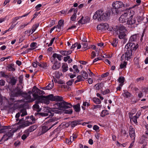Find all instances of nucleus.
Instances as JSON below:
<instances>
[{"instance_id": "35", "label": "nucleus", "mask_w": 148, "mask_h": 148, "mask_svg": "<svg viewBox=\"0 0 148 148\" xmlns=\"http://www.w3.org/2000/svg\"><path fill=\"white\" fill-rule=\"evenodd\" d=\"M54 83L52 81L51 83H50L49 84L45 87L46 89L50 90L52 89Z\"/></svg>"}, {"instance_id": "39", "label": "nucleus", "mask_w": 148, "mask_h": 148, "mask_svg": "<svg viewBox=\"0 0 148 148\" xmlns=\"http://www.w3.org/2000/svg\"><path fill=\"white\" fill-rule=\"evenodd\" d=\"M21 113H22V114H21V116L22 117L27 114L26 109L24 108H23L20 110V114Z\"/></svg>"}, {"instance_id": "41", "label": "nucleus", "mask_w": 148, "mask_h": 148, "mask_svg": "<svg viewBox=\"0 0 148 148\" xmlns=\"http://www.w3.org/2000/svg\"><path fill=\"white\" fill-rule=\"evenodd\" d=\"M62 68L63 72L66 71L68 69V67L67 64H63L62 66Z\"/></svg>"}, {"instance_id": "1", "label": "nucleus", "mask_w": 148, "mask_h": 148, "mask_svg": "<svg viewBox=\"0 0 148 148\" xmlns=\"http://www.w3.org/2000/svg\"><path fill=\"white\" fill-rule=\"evenodd\" d=\"M110 12L109 11H106L103 12L102 10H97L93 16L94 19H97L98 21H101L103 20H106L110 16Z\"/></svg>"}, {"instance_id": "24", "label": "nucleus", "mask_w": 148, "mask_h": 148, "mask_svg": "<svg viewBox=\"0 0 148 148\" xmlns=\"http://www.w3.org/2000/svg\"><path fill=\"white\" fill-rule=\"evenodd\" d=\"M25 134H23L21 136V139L23 140L25 139L29 134V133L27 130L25 131Z\"/></svg>"}, {"instance_id": "6", "label": "nucleus", "mask_w": 148, "mask_h": 148, "mask_svg": "<svg viewBox=\"0 0 148 148\" xmlns=\"http://www.w3.org/2000/svg\"><path fill=\"white\" fill-rule=\"evenodd\" d=\"M62 102L59 103H55V107L57 108H59L60 109L63 110L69 108H71L72 107V105L70 103H69L64 101H62Z\"/></svg>"}, {"instance_id": "12", "label": "nucleus", "mask_w": 148, "mask_h": 148, "mask_svg": "<svg viewBox=\"0 0 148 148\" xmlns=\"http://www.w3.org/2000/svg\"><path fill=\"white\" fill-rule=\"evenodd\" d=\"M15 131L12 130L6 133V134L3 136L2 139L4 140V141H6L8 140L9 138H12L13 134V133Z\"/></svg>"}, {"instance_id": "5", "label": "nucleus", "mask_w": 148, "mask_h": 148, "mask_svg": "<svg viewBox=\"0 0 148 148\" xmlns=\"http://www.w3.org/2000/svg\"><path fill=\"white\" fill-rule=\"evenodd\" d=\"M130 13H134V12L133 10L131 11L130 10L125 11L124 13L121 15L119 18L120 22L122 23L127 22L129 16L130 15Z\"/></svg>"}, {"instance_id": "19", "label": "nucleus", "mask_w": 148, "mask_h": 148, "mask_svg": "<svg viewBox=\"0 0 148 148\" xmlns=\"http://www.w3.org/2000/svg\"><path fill=\"white\" fill-rule=\"evenodd\" d=\"M64 21L63 20H60L58 23V24L56 27V28H58L59 29H61L63 28Z\"/></svg>"}, {"instance_id": "17", "label": "nucleus", "mask_w": 148, "mask_h": 148, "mask_svg": "<svg viewBox=\"0 0 148 148\" xmlns=\"http://www.w3.org/2000/svg\"><path fill=\"white\" fill-rule=\"evenodd\" d=\"M139 37V35L138 34L132 35L130 37L128 42L130 43L136 41L137 39H138Z\"/></svg>"}, {"instance_id": "36", "label": "nucleus", "mask_w": 148, "mask_h": 148, "mask_svg": "<svg viewBox=\"0 0 148 148\" xmlns=\"http://www.w3.org/2000/svg\"><path fill=\"white\" fill-rule=\"evenodd\" d=\"M93 101L94 103L97 104H100L101 103V101L100 99L96 97L94 98L93 99Z\"/></svg>"}, {"instance_id": "26", "label": "nucleus", "mask_w": 148, "mask_h": 148, "mask_svg": "<svg viewBox=\"0 0 148 148\" xmlns=\"http://www.w3.org/2000/svg\"><path fill=\"white\" fill-rule=\"evenodd\" d=\"M127 32H119V34L118 35L119 38L120 39L124 38L126 36Z\"/></svg>"}, {"instance_id": "43", "label": "nucleus", "mask_w": 148, "mask_h": 148, "mask_svg": "<svg viewBox=\"0 0 148 148\" xmlns=\"http://www.w3.org/2000/svg\"><path fill=\"white\" fill-rule=\"evenodd\" d=\"M82 49H84V51L90 48L89 47H88L87 43L86 42H84L82 43Z\"/></svg>"}, {"instance_id": "21", "label": "nucleus", "mask_w": 148, "mask_h": 148, "mask_svg": "<svg viewBox=\"0 0 148 148\" xmlns=\"http://www.w3.org/2000/svg\"><path fill=\"white\" fill-rule=\"evenodd\" d=\"M33 124L32 122H29L28 121H26L24 122L23 124L20 125L21 127H25L29 126L30 125Z\"/></svg>"}, {"instance_id": "14", "label": "nucleus", "mask_w": 148, "mask_h": 148, "mask_svg": "<svg viewBox=\"0 0 148 148\" xmlns=\"http://www.w3.org/2000/svg\"><path fill=\"white\" fill-rule=\"evenodd\" d=\"M129 135L131 138L133 140H135L136 136L135 130L133 128L132 126H130V127Z\"/></svg>"}, {"instance_id": "2", "label": "nucleus", "mask_w": 148, "mask_h": 148, "mask_svg": "<svg viewBox=\"0 0 148 148\" xmlns=\"http://www.w3.org/2000/svg\"><path fill=\"white\" fill-rule=\"evenodd\" d=\"M55 104L53 105V107L52 109L51 110H47V112H40L35 113V114H38L40 116H49V117H52L53 116L54 113L60 114L61 111L60 110H61L59 108H56L55 106Z\"/></svg>"}, {"instance_id": "64", "label": "nucleus", "mask_w": 148, "mask_h": 148, "mask_svg": "<svg viewBox=\"0 0 148 148\" xmlns=\"http://www.w3.org/2000/svg\"><path fill=\"white\" fill-rule=\"evenodd\" d=\"M70 57L69 56H67L66 57H65L64 58V61L65 62H66L69 59H70Z\"/></svg>"}, {"instance_id": "57", "label": "nucleus", "mask_w": 148, "mask_h": 148, "mask_svg": "<svg viewBox=\"0 0 148 148\" xmlns=\"http://www.w3.org/2000/svg\"><path fill=\"white\" fill-rule=\"evenodd\" d=\"M110 92V90L109 89H107L102 92V93L103 95H106L109 93Z\"/></svg>"}, {"instance_id": "22", "label": "nucleus", "mask_w": 148, "mask_h": 148, "mask_svg": "<svg viewBox=\"0 0 148 148\" xmlns=\"http://www.w3.org/2000/svg\"><path fill=\"white\" fill-rule=\"evenodd\" d=\"M72 52L71 51H60V53L64 56H67L70 54Z\"/></svg>"}, {"instance_id": "60", "label": "nucleus", "mask_w": 148, "mask_h": 148, "mask_svg": "<svg viewBox=\"0 0 148 148\" xmlns=\"http://www.w3.org/2000/svg\"><path fill=\"white\" fill-rule=\"evenodd\" d=\"M47 67V64L46 62H42V67L46 69V67Z\"/></svg>"}, {"instance_id": "46", "label": "nucleus", "mask_w": 148, "mask_h": 148, "mask_svg": "<svg viewBox=\"0 0 148 148\" xmlns=\"http://www.w3.org/2000/svg\"><path fill=\"white\" fill-rule=\"evenodd\" d=\"M144 18L143 17H141L140 16H138L137 17V22L138 23H141Z\"/></svg>"}, {"instance_id": "4", "label": "nucleus", "mask_w": 148, "mask_h": 148, "mask_svg": "<svg viewBox=\"0 0 148 148\" xmlns=\"http://www.w3.org/2000/svg\"><path fill=\"white\" fill-rule=\"evenodd\" d=\"M32 94L31 91H29L28 93L23 92L21 89H18L17 92H14L12 95L14 97H18L21 95L24 97L25 99L29 101H32L33 100L31 99L30 95Z\"/></svg>"}, {"instance_id": "58", "label": "nucleus", "mask_w": 148, "mask_h": 148, "mask_svg": "<svg viewBox=\"0 0 148 148\" xmlns=\"http://www.w3.org/2000/svg\"><path fill=\"white\" fill-rule=\"evenodd\" d=\"M130 6V4L128 3H123V7L124 8H127Z\"/></svg>"}, {"instance_id": "38", "label": "nucleus", "mask_w": 148, "mask_h": 148, "mask_svg": "<svg viewBox=\"0 0 148 148\" xmlns=\"http://www.w3.org/2000/svg\"><path fill=\"white\" fill-rule=\"evenodd\" d=\"M126 60H123V63H121L120 65V67L121 69H124L126 68L127 64V62H125Z\"/></svg>"}, {"instance_id": "29", "label": "nucleus", "mask_w": 148, "mask_h": 148, "mask_svg": "<svg viewBox=\"0 0 148 148\" xmlns=\"http://www.w3.org/2000/svg\"><path fill=\"white\" fill-rule=\"evenodd\" d=\"M52 57L54 58V59H55V58H57L59 60L61 61L62 60L61 58L62 57V56L60 54L55 53L53 54Z\"/></svg>"}, {"instance_id": "48", "label": "nucleus", "mask_w": 148, "mask_h": 148, "mask_svg": "<svg viewBox=\"0 0 148 148\" xmlns=\"http://www.w3.org/2000/svg\"><path fill=\"white\" fill-rule=\"evenodd\" d=\"M0 73L1 75V76L2 77H8V75H7L5 74V72L1 71L0 72Z\"/></svg>"}, {"instance_id": "30", "label": "nucleus", "mask_w": 148, "mask_h": 148, "mask_svg": "<svg viewBox=\"0 0 148 148\" xmlns=\"http://www.w3.org/2000/svg\"><path fill=\"white\" fill-rule=\"evenodd\" d=\"M37 127V126L36 125H32L27 130L29 133V132L34 131L36 130Z\"/></svg>"}, {"instance_id": "3", "label": "nucleus", "mask_w": 148, "mask_h": 148, "mask_svg": "<svg viewBox=\"0 0 148 148\" xmlns=\"http://www.w3.org/2000/svg\"><path fill=\"white\" fill-rule=\"evenodd\" d=\"M123 2L120 1H116L113 2L111 10L113 14H121L124 11L120 8H123Z\"/></svg>"}, {"instance_id": "13", "label": "nucleus", "mask_w": 148, "mask_h": 148, "mask_svg": "<svg viewBox=\"0 0 148 148\" xmlns=\"http://www.w3.org/2000/svg\"><path fill=\"white\" fill-rule=\"evenodd\" d=\"M58 120V118H53L47 121V123L51 126L49 127L50 129H51L52 127L58 123V122L57 121Z\"/></svg>"}, {"instance_id": "55", "label": "nucleus", "mask_w": 148, "mask_h": 148, "mask_svg": "<svg viewBox=\"0 0 148 148\" xmlns=\"http://www.w3.org/2000/svg\"><path fill=\"white\" fill-rule=\"evenodd\" d=\"M23 77L22 75H20L18 77V80L20 83H22L23 81Z\"/></svg>"}, {"instance_id": "51", "label": "nucleus", "mask_w": 148, "mask_h": 148, "mask_svg": "<svg viewBox=\"0 0 148 148\" xmlns=\"http://www.w3.org/2000/svg\"><path fill=\"white\" fill-rule=\"evenodd\" d=\"M74 81V80L73 79H71L67 82L66 83V84L68 85L71 86L72 84Z\"/></svg>"}, {"instance_id": "52", "label": "nucleus", "mask_w": 148, "mask_h": 148, "mask_svg": "<svg viewBox=\"0 0 148 148\" xmlns=\"http://www.w3.org/2000/svg\"><path fill=\"white\" fill-rule=\"evenodd\" d=\"M37 43L36 42H33L30 45V47L32 48H33V49H35V47H36L37 45Z\"/></svg>"}, {"instance_id": "16", "label": "nucleus", "mask_w": 148, "mask_h": 148, "mask_svg": "<svg viewBox=\"0 0 148 148\" xmlns=\"http://www.w3.org/2000/svg\"><path fill=\"white\" fill-rule=\"evenodd\" d=\"M109 25L107 23H102L97 26V28L100 30L108 29Z\"/></svg>"}, {"instance_id": "25", "label": "nucleus", "mask_w": 148, "mask_h": 148, "mask_svg": "<svg viewBox=\"0 0 148 148\" xmlns=\"http://www.w3.org/2000/svg\"><path fill=\"white\" fill-rule=\"evenodd\" d=\"M7 67L8 68V70L10 71H13L15 70L14 64H9Z\"/></svg>"}, {"instance_id": "32", "label": "nucleus", "mask_w": 148, "mask_h": 148, "mask_svg": "<svg viewBox=\"0 0 148 148\" xmlns=\"http://www.w3.org/2000/svg\"><path fill=\"white\" fill-rule=\"evenodd\" d=\"M40 103H41L40 102H38V101H36V103L33 106V108H36L37 109V112H40V111L41 109H40L39 108V105L38 104Z\"/></svg>"}, {"instance_id": "20", "label": "nucleus", "mask_w": 148, "mask_h": 148, "mask_svg": "<svg viewBox=\"0 0 148 148\" xmlns=\"http://www.w3.org/2000/svg\"><path fill=\"white\" fill-rule=\"evenodd\" d=\"M117 31L119 32H127V31L125 27L123 25H120L118 28Z\"/></svg>"}, {"instance_id": "11", "label": "nucleus", "mask_w": 148, "mask_h": 148, "mask_svg": "<svg viewBox=\"0 0 148 148\" xmlns=\"http://www.w3.org/2000/svg\"><path fill=\"white\" fill-rule=\"evenodd\" d=\"M138 47V44H135L134 43L128 42L125 46V48L130 49L131 51H135Z\"/></svg>"}, {"instance_id": "54", "label": "nucleus", "mask_w": 148, "mask_h": 148, "mask_svg": "<svg viewBox=\"0 0 148 148\" xmlns=\"http://www.w3.org/2000/svg\"><path fill=\"white\" fill-rule=\"evenodd\" d=\"M102 106L101 105H94L93 106V109L100 108H101Z\"/></svg>"}, {"instance_id": "8", "label": "nucleus", "mask_w": 148, "mask_h": 148, "mask_svg": "<svg viewBox=\"0 0 148 148\" xmlns=\"http://www.w3.org/2000/svg\"><path fill=\"white\" fill-rule=\"evenodd\" d=\"M132 56V51L130 49H127V50L125 53L123 54L121 58V60L128 61L130 60Z\"/></svg>"}, {"instance_id": "27", "label": "nucleus", "mask_w": 148, "mask_h": 148, "mask_svg": "<svg viewBox=\"0 0 148 148\" xmlns=\"http://www.w3.org/2000/svg\"><path fill=\"white\" fill-rule=\"evenodd\" d=\"M96 89L97 90L101 88L103 86V84L102 83H100L98 84H96L95 85Z\"/></svg>"}, {"instance_id": "53", "label": "nucleus", "mask_w": 148, "mask_h": 148, "mask_svg": "<svg viewBox=\"0 0 148 148\" xmlns=\"http://www.w3.org/2000/svg\"><path fill=\"white\" fill-rule=\"evenodd\" d=\"M83 17H82L80 20L78 21V22L82 24H85L86 23L85 21L84 20H83Z\"/></svg>"}, {"instance_id": "47", "label": "nucleus", "mask_w": 148, "mask_h": 148, "mask_svg": "<svg viewBox=\"0 0 148 148\" xmlns=\"http://www.w3.org/2000/svg\"><path fill=\"white\" fill-rule=\"evenodd\" d=\"M124 96L127 98L130 97L131 95V94L127 91H124Z\"/></svg>"}, {"instance_id": "44", "label": "nucleus", "mask_w": 148, "mask_h": 148, "mask_svg": "<svg viewBox=\"0 0 148 148\" xmlns=\"http://www.w3.org/2000/svg\"><path fill=\"white\" fill-rule=\"evenodd\" d=\"M118 42V40L117 39H114L112 42H111L110 43L114 47H116L117 45Z\"/></svg>"}, {"instance_id": "40", "label": "nucleus", "mask_w": 148, "mask_h": 148, "mask_svg": "<svg viewBox=\"0 0 148 148\" xmlns=\"http://www.w3.org/2000/svg\"><path fill=\"white\" fill-rule=\"evenodd\" d=\"M140 115L139 114L138 115H137V114L135 116H133V118L132 119V120L133 121V122L135 124L137 123V119L139 117Z\"/></svg>"}, {"instance_id": "56", "label": "nucleus", "mask_w": 148, "mask_h": 148, "mask_svg": "<svg viewBox=\"0 0 148 148\" xmlns=\"http://www.w3.org/2000/svg\"><path fill=\"white\" fill-rule=\"evenodd\" d=\"M5 81L3 79L0 80V85L1 86H4L5 85Z\"/></svg>"}, {"instance_id": "34", "label": "nucleus", "mask_w": 148, "mask_h": 148, "mask_svg": "<svg viewBox=\"0 0 148 148\" xmlns=\"http://www.w3.org/2000/svg\"><path fill=\"white\" fill-rule=\"evenodd\" d=\"M81 74L83 77L84 79H86L88 77L87 73L85 71H82L81 72Z\"/></svg>"}, {"instance_id": "62", "label": "nucleus", "mask_w": 148, "mask_h": 148, "mask_svg": "<svg viewBox=\"0 0 148 148\" xmlns=\"http://www.w3.org/2000/svg\"><path fill=\"white\" fill-rule=\"evenodd\" d=\"M80 39L84 42H88L85 36H83L82 38L80 37Z\"/></svg>"}, {"instance_id": "10", "label": "nucleus", "mask_w": 148, "mask_h": 148, "mask_svg": "<svg viewBox=\"0 0 148 148\" xmlns=\"http://www.w3.org/2000/svg\"><path fill=\"white\" fill-rule=\"evenodd\" d=\"M134 15V13H130V15L129 16L127 21V24L132 25L136 23V19Z\"/></svg>"}, {"instance_id": "63", "label": "nucleus", "mask_w": 148, "mask_h": 148, "mask_svg": "<svg viewBox=\"0 0 148 148\" xmlns=\"http://www.w3.org/2000/svg\"><path fill=\"white\" fill-rule=\"evenodd\" d=\"M20 18V16H16L13 19V22L15 23L16 22V21Z\"/></svg>"}, {"instance_id": "7", "label": "nucleus", "mask_w": 148, "mask_h": 148, "mask_svg": "<svg viewBox=\"0 0 148 148\" xmlns=\"http://www.w3.org/2000/svg\"><path fill=\"white\" fill-rule=\"evenodd\" d=\"M32 92L33 93V96L34 99H37L38 100L41 98V97L42 96H39L41 95H43L45 94L43 90H41L38 88L36 86H34L32 90Z\"/></svg>"}, {"instance_id": "23", "label": "nucleus", "mask_w": 148, "mask_h": 148, "mask_svg": "<svg viewBox=\"0 0 148 148\" xmlns=\"http://www.w3.org/2000/svg\"><path fill=\"white\" fill-rule=\"evenodd\" d=\"M77 9H75L74 10V13L71 17V20L73 21H75L76 18V13L77 12Z\"/></svg>"}, {"instance_id": "33", "label": "nucleus", "mask_w": 148, "mask_h": 148, "mask_svg": "<svg viewBox=\"0 0 148 148\" xmlns=\"http://www.w3.org/2000/svg\"><path fill=\"white\" fill-rule=\"evenodd\" d=\"M17 79L14 77H12L10 78V82L11 85L13 86L15 85L17 82Z\"/></svg>"}, {"instance_id": "28", "label": "nucleus", "mask_w": 148, "mask_h": 148, "mask_svg": "<svg viewBox=\"0 0 148 148\" xmlns=\"http://www.w3.org/2000/svg\"><path fill=\"white\" fill-rule=\"evenodd\" d=\"M73 107L76 112H78L80 111V106L79 103H78L75 105H74Z\"/></svg>"}, {"instance_id": "18", "label": "nucleus", "mask_w": 148, "mask_h": 148, "mask_svg": "<svg viewBox=\"0 0 148 148\" xmlns=\"http://www.w3.org/2000/svg\"><path fill=\"white\" fill-rule=\"evenodd\" d=\"M61 66V63L58 62L57 61L55 62L52 68L53 70H56L59 69Z\"/></svg>"}, {"instance_id": "61", "label": "nucleus", "mask_w": 148, "mask_h": 148, "mask_svg": "<svg viewBox=\"0 0 148 148\" xmlns=\"http://www.w3.org/2000/svg\"><path fill=\"white\" fill-rule=\"evenodd\" d=\"M109 73L108 72H106L105 73H103L101 75V77L103 78L106 77L109 75Z\"/></svg>"}, {"instance_id": "49", "label": "nucleus", "mask_w": 148, "mask_h": 148, "mask_svg": "<svg viewBox=\"0 0 148 148\" xmlns=\"http://www.w3.org/2000/svg\"><path fill=\"white\" fill-rule=\"evenodd\" d=\"M73 112V110L71 109H69V110H65L64 113L66 114H71Z\"/></svg>"}, {"instance_id": "15", "label": "nucleus", "mask_w": 148, "mask_h": 148, "mask_svg": "<svg viewBox=\"0 0 148 148\" xmlns=\"http://www.w3.org/2000/svg\"><path fill=\"white\" fill-rule=\"evenodd\" d=\"M51 101H63V98L62 97L58 96H54L53 94H51Z\"/></svg>"}, {"instance_id": "59", "label": "nucleus", "mask_w": 148, "mask_h": 148, "mask_svg": "<svg viewBox=\"0 0 148 148\" xmlns=\"http://www.w3.org/2000/svg\"><path fill=\"white\" fill-rule=\"evenodd\" d=\"M73 69H75V71L76 72L78 73L79 72V70L77 69V66L76 65H74L73 66Z\"/></svg>"}, {"instance_id": "42", "label": "nucleus", "mask_w": 148, "mask_h": 148, "mask_svg": "<svg viewBox=\"0 0 148 148\" xmlns=\"http://www.w3.org/2000/svg\"><path fill=\"white\" fill-rule=\"evenodd\" d=\"M108 114L109 113L107 110H103L101 112V116L103 117Z\"/></svg>"}, {"instance_id": "9", "label": "nucleus", "mask_w": 148, "mask_h": 148, "mask_svg": "<svg viewBox=\"0 0 148 148\" xmlns=\"http://www.w3.org/2000/svg\"><path fill=\"white\" fill-rule=\"evenodd\" d=\"M51 94L47 96H42L41 98L38 100V102H40L41 103H45L48 104L49 103V101H51Z\"/></svg>"}, {"instance_id": "31", "label": "nucleus", "mask_w": 148, "mask_h": 148, "mask_svg": "<svg viewBox=\"0 0 148 148\" xmlns=\"http://www.w3.org/2000/svg\"><path fill=\"white\" fill-rule=\"evenodd\" d=\"M118 81L120 83L119 85L122 86L124 82V78L123 77H119Z\"/></svg>"}, {"instance_id": "50", "label": "nucleus", "mask_w": 148, "mask_h": 148, "mask_svg": "<svg viewBox=\"0 0 148 148\" xmlns=\"http://www.w3.org/2000/svg\"><path fill=\"white\" fill-rule=\"evenodd\" d=\"M77 122L78 121H72L71 123V127H75L77 125Z\"/></svg>"}, {"instance_id": "37", "label": "nucleus", "mask_w": 148, "mask_h": 148, "mask_svg": "<svg viewBox=\"0 0 148 148\" xmlns=\"http://www.w3.org/2000/svg\"><path fill=\"white\" fill-rule=\"evenodd\" d=\"M50 129L49 128V127L48 128V127L47 126H43L42 128V134H43L45 133L48 130Z\"/></svg>"}, {"instance_id": "45", "label": "nucleus", "mask_w": 148, "mask_h": 148, "mask_svg": "<svg viewBox=\"0 0 148 148\" xmlns=\"http://www.w3.org/2000/svg\"><path fill=\"white\" fill-rule=\"evenodd\" d=\"M8 127L7 126H1L0 129V133H2L3 132H4V130H5L8 128Z\"/></svg>"}]
</instances>
